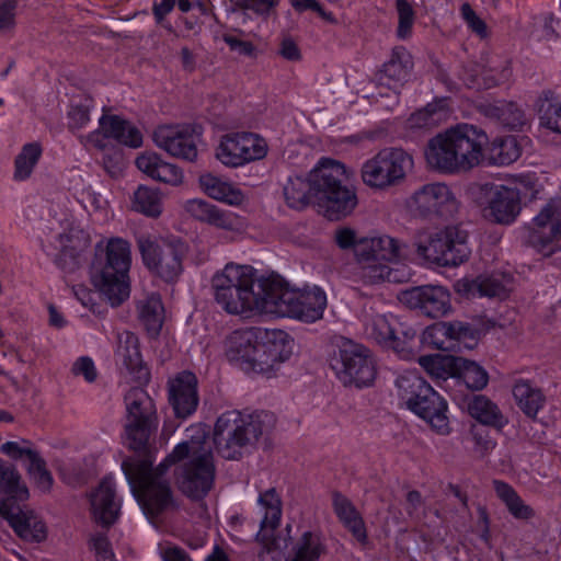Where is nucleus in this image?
<instances>
[{"mask_svg": "<svg viewBox=\"0 0 561 561\" xmlns=\"http://www.w3.org/2000/svg\"><path fill=\"white\" fill-rule=\"evenodd\" d=\"M179 461H184L176 469L179 489L193 500L205 497L214 485L216 472L210 448L197 442H183L164 459L168 468Z\"/></svg>", "mask_w": 561, "mask_h": 561, "instance_id": "6", "label": "nucleus"}, {"mask_svg": "<svg viewBox=\"0 0 561 561\" xmlns=\"http://www.w3.org/2000/svg\"><path fill=\"white\" fill-rule=\"evenodd\" d=\"M399 300L408 308L432 319L443 318L451 311L450 293L439 285L415 286L402 290Z\"/></svg>", "mask_w": 561, "mask_h": 561, "instance_id": "16", "label": "nucleus"}, {"mask_svg": "<svg viewBox=\"0 0 561 561\" xmlns=\"http://www.w3.org/2000/svg\"><path fill=\"white\" fill-rule=\"evenodd\" d=\"M169 402L178 417L192 415L198 405L197 378L191 371H182L169 381Z\"/></svg>", "mask_w": 561, "mask_h": 561, "instance_id": "23", "label": "nucleus"}, {"mask_svg": "<svg viewBox=\"0 0 561 561\" xmlns=\"http://www.w3.org/2000/svg\"><path fill=\"white\" fill-rule=\"evenodd\" d=\"M153 141L169 154L186 161L197 158L195 130L190 125H162L153 131Z\"/></svg>", "mask_w": 561, "mask_h": 561, "instance_id": "19", "label": "nucleus"}, {"mask_svg": "<svg viewBox=\"0 0 561 561\" xmlns=\"http://www.w3.org/2000/svg\"><path fill=\"white\" fill-rule=\"evenodd\" d=\"M259 304L256 313L294 318L297 288L278 277L259 280Z\"/></svg>", "mask_w": 561, "mask_h": 561, "instance_id": "17", "label": "nucleus"}, {"mask_svg": "<svg viewBox=\"0 0 561 561\" xmlns=\"http://www.w3.org/2000/svg\"><path fill=\"white\" fill-rule=\"evenodd\" d=\"M488 141L484 130L470 124H458L428 140L425 161L431 170L440 174L468 172L483 161Z\"/></svg>", "mask_w": 561, "mask_h": 561, "instance_id": "1", "label": "nucleus"}, {"mask_svg": "<svg viewBox=\"0 0 561 561\" xmlns=\"http://www.w3.org/2000/svg\"><path fill=\"white\" fill-rule=\"evenodd\" d=\"M414 168L413 156L399 147L379 150L360 169L363 183L370 188L387 190L401 184Z\"/></svg>", "mask_w": 561, "mask_h": 561, "instance_id": "9", "label": "nucleus"}, {"mask_svg": "<svg viewBox=\"0 0 561 561\" xmlns=\"http://www.w3.org/2000/svg\"><path fill=\"white\" fill-rule=\"evenodd\" d=\"M330 365L344 386L366 387L376 377V364L370 351L352 340L340 341Z\"/></svg>", "mask_w": 561, "mask_h": 561, "instance_id": "11", "label": "nucleus"}, {"mask_svg": "<svg viewBox=\"0 0 561 561\" xmlns=\"http://www.w3.org/2000/svg\"><path fill=\"white\" fill-rule=\"evenodd\" d=\"M194 219L229 232H241L245 228L244 219L231 210L221 209L205 199H190L184 206Z\"/></svg>", "mask_w": 561, "mask_h": 561, "instance_id": "20", "label": "nucleus"}, {"mask_svg": "<svg viewBox=\"0 0 561 561\" xmlns=\"http://www.w3.org/2000/svg\"><path fill=\"white\" fill-rule=\"evenodd\" d=\"M481 113L489 119L511 130H523L529 124L525 111L513 101L499 100L483 104Z\"/></svg>", "mask_w": 561, "mask_h": 561, "instance_id": "30", "label": "nucleus"}, {"mask_svg": "<svg viewBox=\"0 0 561 561\" xmlns=\"http://www.w3.org/2000/svg\"><path fill=\"white\" fill-rule=\"evenodd\" d=\"M134 208L149 217H158L162 213V196L158 190L140 185L134 193Z\"/></svg>", "mask_w": 561, "mask_h": 561, "instance_id": "49", "label": "nucleus"}, {"mask_svg": "<svg viewBox=\"0 0 561 561\" xmlns=\"http://www.w3.org/2000/svg\"><path fill=\"white\" fill-rule=\"evenodd\" d=\"M130 265V244L126 240L111 238L104 249L98 244L91 265V280L112 306H118L129 297Z\"/></svg>", "mask_w": 561, "mask_h": 561, "instance_id": "3", "label": "nucleus"}, {"mask_svg": "<svg viewBox=\"0 0 561 561\" xmlns=\"http://www.w3.org/2000/svg\"><path fill=\"white\" fill-rule=\"evenodd\" d=\"M314 193L312 188V171L308 180L300 176L290 178L284 186V196L287 205L298 210L304 209L310 203L314 204Z\"/></svg>", "mask_w": 561, "mask_h": 561, "instance_id": "41", "label": "nucleus"}, {"mask_svg": "<svg viewBox=\"0 0 561 561\" xmlns=\"http://www.w3.org/2000/svg\"><path fill=\"white\" fill-rule=\"evenodd\" d=\"M401 243L390 236L360 238L355 257L357 262H393L399 260Z\"/></svg>", "mask_w": 561, "mask_h": 561, "instance_id": "26", "label": "nucleus"}, {"mask_svg": "<svg viewBox=\"0 0 561 561\" xmlns=\"http://www.w3.org/2000/svg\"><path fill=\"white\" fill-rule=\"evenodd\" d=\"M99 125L108 137L124 146L138 148L142 145L141 131L118 115L103 114L99 119Z\"/></svg>", "mask_w": 561, "mask_h": 561, "instance_id": "36", "label": "nucleus"}, {"mask_svg": "<svg viewBox=\"0 0 561 561\" xmlns=\"http://www.w3.org/2000/svg\"><path fill=\"white\" fill-rule=\"evenodd\" d=\"M465 294L476 297H497L504 299L512 289V278L504 274L481 275L472 280L459 283Z\"/></svg>", "mask_w": 561, "mask_h": 561, "instance_id": "32", "label": "nucleus"}, {"mask_svg": "<svg viewBox=\"0 0 561 561\" xmlns=\"http://www.w3.org/2000/svg\"><path fill=\"white\" fill-rule=\"evenodd\" d=\"M540 124L561 134V101L548 104L540 116Z\"/></svg>", "mask_w": 561, "mask_h": 561, "instance_id": "63", "label": "nucleus"}, {"mask_svg": "<svg viewBox=\"0 0 561 561\" xmlns=\"http://www.w3.org/2000/svg\"><path fill=\"white\" fill-rule=\"evenodd\" d=\"M408 206L420 217L451 218L458 213L460 202L447 184L436 182L425 184L415 191L409 198Z\"/></svg>", "mask_w": 561, "mask_h": 561, "instance_id": "13", "label": "nucleus"}, {"mask_svg": "<svg viewBox=\"0 0 561 561\" xmlns=\"http://www.w3.org/2000/svg\"><path fill=\"white\" fill-rule=\"evenodd\" d=\"M449 332V322H436L424 330L422 342L436 350L451 351L454 344L450 342Z\"/></svg>", "mask_w": 561, "mask_h": 561, "instance_id": "53", "label": "nucleus"}, {"mask_svg": "<svg viewBox=\"0 0 561 561\" xmlns=\"http://www.w3.org/2000/svg\"><path fill=\"white\" fill-rule=\"evenodd\" d=\"M345 165L323 158L312 170L314 205L329 220H341L352 215L358 205L356 190L344 184Z\"/></svg>", "mask_w": 561, "mask_h": 561, "instance_id": "4", "label": "nucleus"}, {"mask_svg": "<svg viewBox=\"0 0 561 561\" xmlns=\"http://www.w3.org/2000/svg\"><path fill=\"white\" fill-rule=\"evenodd\" d=\"M387 263V261L359 262L363 282L370 285L385 280L394 282L396 278H392V270Z\"/></svg>", "mask_w": 561, "mask_h": 561, "instance_id": "55", "label": "nucleus"}, {"mask_svg": "<svg viewBox=\"0 0 561 561\" xmlns=\"http://www.w3.org/2000/svg\"><path fill=\"white\" fill-rule=\"evenodd\" d=\"M529 242L539 252L552 254L561 240V197L550 198L531 221Z\"/></svg>", "mask_w": 561, "mask_h": 561, "instance_id": "15", "label": "nucleus"}, {"mask_svg": "<svg viewBox=\"0 0 561 561\" xmlns=\"http://www.w3.org/2000/svg\"><path fill=\"white\" fill-rule=\"evenodd\" d=\"M90 547L95 551L96 561H117L108 538L103 534H96L90 539Z\"/></svg>", "mask_w": 561, "mask_h": 561, "instance_id": "62", "label": "nucleus"}, {"mask_svg": "<svg viewBox=\"0 0 561 561\" xmlns=\"http://www.w3.org/2000/svg\"><path fill=\"white\" fill-rule=\"evenodd\" d=\"M450 342L456 347L460 348L462 344L465 348H472L479 339V331L469 323L462 321H450Z\"/></svg>", "mask_w": 561, "mask_h": 561, "instance_id": "54", "label": "nucleus"}, {"mask_svg": "<svg viewBox=\"0 0 561 561\" xmlns=\"http://www.w3.org/2000/svg\"><path fill=\"white\" fill-rule=\"evenodd\" d=\"M267 142L253 133H230L221 137L216 158L226 167L239 168L267 154Z\"/></svg>", "mask_w": 561, "mask_h": 561, "instance_id": "12", "label": "nucleus"}, {"mask_svg": "<svg viewBox=\"0 0 561 561\" xmlns=\"http://www.w3.org/2000/svg\"><path fill=\"white\" fill-rule=\"evenodd\" d=\"M456 358L442 355H426L419 357V364L434 379L446 380L451 373H455L454 363Z\"/></svg>", "mask_w": 561, "mask_h": 561, "instance_id": "52", "label": "nucleus"}, {"mask_svg": "<svg viewBox=\"0 0 561 561\" xmlns=\"http://www.w3.org/2000/svg\"><path fill=\"white\" fill-rule=\"evenodd\" d=\"M460 14L471 32L477 34L480 38H486L489 36L486 23L474 12L468 2L461 4Z\"/></svg>", "mask_w": 561, "mask_h": 561, "instance_id": "59", "label": "nucleus"}, {"mask_svg": "<svg viewBox=\"0 0 561 561\" xmlns=\"http://www.w3.org/2000/svg\"><path fill=\"white\" fill-rule=\"evenodd\" d=\"M116 363L129 374L133 380L138 383H147L150 379V371L144 364L139 351V341L136 334L130 331L117 333V347L115 350Z\"/></svg>", "mask_w": 561, "mask_h": 561, "instance_id": "21", "label": "nucleus"}, {"mask_svg": "<svg viewBox=\"0 0 561 561\" xmlns=\"http://www.w3.org/2000/svg\"><path fill=\"white\" fill-rule=\"evenodd\" d=\"M493 486L497 497L516 519L528 520L535 517L534 508L527 505L508 483L494 480Z\"/></svg>", "mask_w": 561, "mask_h": 561, "instance_id": "45", "label": "nucleus"}, {"mask_svg": "<svg viewBox=\"0 0 561 561\" xmlns=\"http://www.w3.org/2000/svg\"><path fill=\"white\" fill-rule=\"evenodd\" d=\"M138 317L147 332L151 335H158L160 332L163 318L164 308L161 298L158 295H150L137 305Z\"/></svg>", "mask_w": 561, "mask_h": 561, "instance_id": "44", "label": "nucleus"}, {"mask_svg": "<svg viewBox=\"0 0 561 561\" xmlns=\"http://www.w3.org/2000/svg\"><path fill=\"white\" fill-rule=\"evenodd\" d=\"M261 330L256 328L239 329L231 332L225 341V354L229 362L244 368L255 347L260 343Z\"/></svg>", "mask_w": 561, "mask_h": 561, "instance_id": "27", "label": "nucleus"}, {"mask_svg": "<svg viewBox=\"0 0 561 561\" xmlns=\"http://www.w3.org/2000/svg\"><path fill=\"white\" fill-rule=\"evenodd\" d=\"M199 187L209 198L230 206H239L244 202L243 192L227 178L207 172L198 179Z\"/></svg>", "mask_w": 561, "mask_h": 561, "instance_id": "31", "label": "nucleus"}, {"mask_svg": "<svg viewBox=\"0 0 561 561\" xmlns=\"http://www.w3.org/2000/svg\"><path fill=\"white\" fill-rule=\"evenodd\" d=\"M136 167L151 179L169 184L180 185L183 181V173L176 165L165 162L156 152H145L137 157Z\"/></svg>", "mask_w": 561, "mask_h": 561, "instance_id": "34", "label": "nucleus"}, {"mask_svg": "<svg viewBox=\"0 0 561 561\" xmlns=\"http://www.w3.org/2000/svg\"><path fill=\"white\" fill-rule=\"evenodd\" d=\"M295 11L302 13L305 11H313L330 24H336L337 20L333 12L327 11L317 0H289Z\"/></svg>", "mask_w": 561, "mask_h": 561, "instance_id": "61", "label": "nucleus"}, {"mask_svg": "<svg viewBox=\"0 0 561 561\" xmlns=\"http://www.w3.org/2000/svg\"><path fill=\"white\" fill-rule=\"evenodd\" d=\"M294 318L312 323L321 319L327 308V295L318 286L297 288Z\"/></svg>", "mask_w": 561, "mask_h": 561, "instance_id": "33", "label": "nucleus"}, {"mask_svg": "<svg viewBox=\"0 0 561 561\" xmlns=\"http://www.w3.org/2000/svg\"><path fill=\"white\" fill-rule=\"evenodd\" d=\"M92 514L96 523L104 527L113 525L119 516L121 501L116 497L115 484L111 476L104 477L92 492Z\"/></svg>", "mask_w": 561, "mask_h": 561, "instance_id": "24", "label": "nucleus"}, {"mask_svg": "<svg viewBox=\"0 0 561 561\" xmlns=\"http://www.w3.org/2000/svg\"><path fill=\"white\" fill-rule=\"evenodd\" d=\"M486 207L484 216L490 220L510 225L520 213V191L502 184H485Z\"/></svg>", "mask_w": 561, "mask_h": 561, "instance_id": "18", "label": "nucleus"}, {"mask_svg": "<svg viewBox=\"0 0 561 561\" xmlns=\"http://www.w3.org/2000/svg\"><path fill=\"white\" fill-rule=\"evenodd\" d=\"M275 422L274 414L266 411L249 414L237 410L227 411L216 421L215 447L224 458L236 459L240 448L254 445L274 428Z\"/></svg>", "mask_w": 561, "mask_h": 561, "instance_id": "5", "label": "nucleus"}, {"mask_svg": "<svg viewBox=\"0 0 561 561\" xmlns=\"http://www.w3.org/2000/svg\"><path fill=\"white\" fill-rule=\"evenodd\" d=\"M333 240L341 250H353L356 254V247L360 240L355 229L340 227L334 231Z\"/></svg>", "mask_w": 561, "mask_h": 561, "instance_id": "64", "label": "nucleus"}, {"mask_svg": "<svg viewBox=\"0 0 561 561\" xmlns=\"http://www.w3.org/2000/svg\"><path fill=\"white\" fill-rule=\"evenodd\" d=\"M396 386L398 397L407 408L411 410L415 401L419 400L423 393H430L428 387L431 385L427 383L416 371L408 370L397 378Z\"/></svg>", "mask_w": 561, "mask_h": 561, "instance_id": "43", "label": "nucleus"}, {"mask_svg": "<svg viewBox=\"0 0 561 561\" xmlns=\"http://www.w3.org/2000/svg\"><path fill=\"white\" fill-rule=\"evenodd\" d=\"M414 245L419 256L439 266H458L470 254L467 234L453 226L417 231Z\"/></svg>", "mask_w": 561, "mask_h": 561, "instance_id": "8", "label": "nucleus"}, {"mask_svg": "<svg viewBox=\"0 0 561 561\" xmlns=\"http://www.w3.org/2000/svg\"><path fill=\"white\" fill-rule=\"evenodd\" d=\"M413 68L412 56L403 46L392 49L390 59L383 64L382 77L390 83H402L410 77Z\"/></svg>", "mask_w": 561, "mask_h": 561, "instance_id": "42", "label": "nucleus"}, {"mask_svg": "<svg viewBox=\"0 0 561 561\" xmlns=\"http://www.w3.org/2000/svg\"><path fill=\"white\" fill-rule=\"evenodd\" d=\"M149 454L142 459H129L122 463V469L130 484L131 491L150 518H158L163 513L178 508L169 480L164 477L168 465L164 460L156 468Z\"/></svg>", "mask_w": 561, "mask_h": 561, "instance_id": "2", "label": "nucleus"}, {"mask_svg": "<svg viewBox=\"0 0 561 561\" xmlns=\"http://www.w3.org/2000/svg\"><path fill=\"white\" fill-rule=\"evenodd\" d=\"M137 243L142 262L149 271L165 282H173L180 276L183 271L181 248L170 243L160 244L145 236L139 237Z\"/></svg>", "mask_w": 561, "mask_h": 561, "instance_id": "14", "label": "nucleus"}, {"mask_svg": "<svg viewBox=\"0 0 561 561\" xmlns=\"http://www.w3.org/2000/svg\"><path fill=\"white\" fill-rule=\"evenodd\" d=\"M430 393H423L411 411L423 419L439 435L450 433L447 402L430 386Z\"/></svg>", "mask_w": 561, "mask_h": 561, "instance_id": "25", "label": "nucleus"}, {"mask_svg": "<svg viewBox=\"0 0 561 561\" xmlns=\"http://www.w3.org/2000/svg\"><path fill=\"white\" fill-rule=\"evenodd\" d=\"M289 355L290 351H280L276 343L260 342L243 369L270 376L280 363L289 358Z\"/></svg>", "mask_w": 561, "mask_h": 561, "instance_id": "37", "label": "nucleus"}, {"mask_svg": "<svg viewBox=\"0 0 561 561\" xmlns=\"http://www.w3.org/2000/svg\"><path fill=\"white\" fill-rule=\"evenodd\" d=\"M26 471L39 490L48 492L51 489L54 479L39 454L27 463Z\"/></svg>", "mask_w": 561, "mask_h": 561, "instance_id": "57", "label": "nucleus"}, {"mask_svg": "<svg viewBox=\"0 0 561 561\" xmlns=\"http://www.w3.org/2000/svg\"><path fill=\"white\" fill-rule=\"evenodd\" d=\"M398 12L397 36L400 39H408L412 35V28L415 21V12L408 0H396Z\"/></svg>", "mask_w": 561, "mask_h": 561, "instance_id": "56", "label": "nucleus"}, {"mask_svg": "<svg viewBox=\"0 0 561 561\" xmlns=\"http://www.w3.org/2000/svg\"><path fill=\"white\" fill-rule=\"evenodd\" d=\"M324 549L319 534L305 531L296 545L291 561H318Z\"/></svg>", "mask_w": 561, "mask_h": 561, "instance_id": "51", "label": "nucleus"}, {"mask_svg": "<svg viewBox=\"0 0 561 561\" xmlns=\"http://www.w3.org/2000/svg\"><path fill=\"white\" fill-rule=\"evenodd\" d=\"M454 365L455 374L458 375L468 389L481 390L488 385L489 375L477 363L457 357Z\"/></svg>", "mask_w": 561, "mask_h": 561, "instance_id": "46", "label": "nucleus"}, {"mask_svg": "<svg viewBox=\"0 0 561 561\" xmlns=\"http://www.w3.org/2000/svg\"><path fill=\"white\" fill-rule=\"evenodd\" d=\"M333 512L339 522L362 545L368 539L365 520L353 502L339 491L331 494Z\"/></svg>", "mask_w": 561, "mask_h": 561, "instance_id": "29", "label": "nucleus"}, {"mask_svg": "<svg viewBox=\"0 0 561 561\" xmlns=\"http://www.w3.org/2000/svg\"><path fill=\"white\" fill-rule=\"evenodd\" d=\"M0 516L8 520L18 537L30 542H42L47 538L44 520L31 508L15 504L2 512Z\"/></svg>", "mask_w": 561, "mask_h": 561, "instance_id": "22", "label": "nucleus"}, {"mask_svg": "<svg viewBox=\"0 0 561 561\" xmlns=\"http://www.w3.org/2000/svg\"><path fill=\"white\" fill-rule=\"evenodd\" d=\"M126 408L125 435L130 449L147 451L149 438L158 427L152 398L140 387L131 388L124 398Z\"/></svg>", "mask_w": 561, "mask_h": 561, "instance_id": "10", "label": "nucleus"}, {"mask_svg": "<svg viewBox=\"0 0 561 561\" xmlns=\"http://www.w3.org/2000/svg\"><path fill=\"white\" fill-rule=\"evenodd\" d=\"M255 280V270L252 266L228 263L211 278L216 304L233 316L256 312L259 290H254Z\"/></svg>", "mask_w": 561, "mask_h": 561, "instance_id": "7", "label": "nucleus"}, {"mask_svg": "<svg viewBox=\"0 0 561 561\" xmlns=\"http://www.w3.org/2000/svg\"><path fill=\"white\" fill-rule=\"evenodd\" d=\"M42 147L38 142H30L22 147L14 160V179L24 181L28 179L42 156Z\"/></svg>", "mask_w": 561, "mask_h": 561, "instance_id": "50", "label": "nucleus"}, {"mask_svg": "<svg viewBox=\"0 0 561 561\" xmlns=\"http://www.w3.org/2000/svg\"><path fill=\"white\" fill-rule=\"evenodd\" d=\"M28 495L16 468L0 459V512L18 504L16 501H26Z\"/></svg>", "mask_w": 561, "mask_h": 561, "instance_id": "35", "label": "nucleus"}, {"mask_svg": "<svg viewBox=\"0 0 561 561\" xmlns=\"http://www.w3.org/2000/svg\"><path fill=\"white\" fill-rule=\"evenodd\" d=\"M68 129L76 134L90 123V106L85 104L71 105L68 113Z\"/></svg>", "mask_w": 561, "mask_h": 561, "instance_id": "60", "label": "nucleus"}, {"mask_svg": "<svg viewBox=\"0 0 561 561\" xmlns=\"http://www.w3.org/2000/svg\"><path fill=\"white\" fill-rule=\"evenodd\" d=\"M512 393L517 407L531 419L537 416L546 403V397L541 389L527 379H517Z\"/></svg>", "mask_w": 561, "mask_h": 561, "instance_id": "38", "label": "nucleus"}, {"mask_svg": "<svg viewBox=\"0 0 561 561\" xmlns=\"http://www.w3.org/2000/svg\"><path fill=\"white\" fill-rule=\"evenodd\" d=\"M0 451L13 460L26 458L28 463L38 455V451L32 448V443L26 439L5 442L1 445Z\"/></svg>", "mask_w": 561, "mask_h": 561, "instance_id": "58", "label": "nucleus"}, {"mask_svg": "<svg viewBox=\"0 0 561 561\" xmlns=\"http://www.w3.org/2000/svg\"><path fill=\"white\" fill-rule=\"evenodd\" d=\"M468 412L478 422L495 428H503L507 420L499 407L483 394H474L468 402Z\"/></svg>", "mask_w": 561, "mask_h": 561, "instance_id": "40", "label": "nucleus"}, {"mask_svg": "<svg viewBox=\"0 0 561 561\" xmlns=\"http://www.w3.org/2000/svg\"><path fill=\"white\" fill-rule=\"evenodd\" d=\"M450 110L445 100H437L414 112L408 119L411 129H433L446 123Z\"/></svg>", "mask_w": 561, "mask_h": 561, "instance_id": "39", "label": "nucleus"}, {"mask_svg": "<svg viewBox=\"0 0 561 561\" xmlns=\"http://www.w3.org/2000/svg\"><path fill=\"white\" fill-rule=\"evenodd\" d=\"M393 321L392 317L386 314L373 316L365 324L367 337L382 347L387 344H392L393 337L397 335Z\"/></svg>", "mask_w": 561, "mask_h": 561, "instance_id": "47", "label": "nucleus"}, {"mask_svg": "<svg viewBox=\"0 0 561 561\" xmlns=\"http://www.w3.org/2000/svg\"><path fill=\"white\" fill-rule=\"evenodd\" d=\"M257 504L263 517L260 523V530L256 534V538L266 545L272 539L274 531L280 524L283 502L276 489L270 488L260 493Z\"/></svg>", "mask_w": 561, "mask_h": 561, "instance_id": "28", "label": "nucleus"}, {"mask_svg": "<svg viewBox=\"0 0 561 561\" xmlns=\"http://www.w3.org/2000/svg\"><path fill=\"white\" fill-rule=\"evenodd\" d=\"M522 150L514 136L495 138L490 148V160L496 165H508L520 157Z\"/></svg>", "mask_w": 561, "mask_h": 561, "instance_id": "48", "label": "nucleus"}]
</instances>
